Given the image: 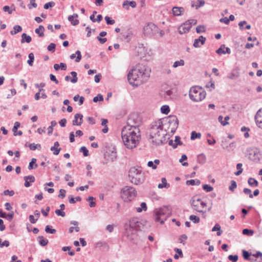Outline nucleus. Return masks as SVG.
Here are the masks:
<instances>
[{"mask_svg":"<svg viewBox=\"0 0 262 262\" xmlns=\"http://www.w3.org/2000/svg\"><path fill=\"white\" fill-rule=\"evenodd\" d=\"M150 70L145 66L138 64L128 74L129 83L138 86L145 82L150 76Z\"/></svg>","mask_w":262,"mask_h":262,"instance_id":"obj_1","label":"nucleus"},{"mask_svg":"<svg viewBox=\"0 0 262 262\" xmlns=\"http://www.w3.org/2000/svg\"><path fill=\"white\" fill-rule=\"evenodd\" d=\"M164 125L162 120L159 119L152 122L148 130L150 138H155L151 143L156 146L165 144L167 142L165 138L167 132L166 129H163Z\"/></svg>","mask_w":262,"mask_h":262,"instance_id":"obj_2","label":"nucleus"},{"mask_svg":"<svg viewBox=\"0 0 262 262\" xmlns=\"http://www.w3.org/2000/svg\"><path fill=\"white\" fill-rule=\"evenodd\" d=\"M128 127H124L122 129L121 136L125 146L132 149L137 146L141 138L139 128L128 130Z\"/></svg>","mask_w":262,"mask_h":262,"instance_id":"obj_3","label":"nucleus"},{"mask_svg":"<svg viewBox=\"0 0 262 262\" xmlns=\"http://www.w3.org/2000/svg\"><path fill=\"white\" fill-rule=\"evenodd\" d=\"M171 214V208L169 206H163L156 208L154 211V220L156 222L163 224Z\"/></svg>","mask_w":262,"mask_h":262,"instance_id":"obj_4","label":"nucleus"},{"mask_svg":"<svg viewBox=\"0 0 262 262\" xmlns=\"http://www.w3.org/2000/svg\"><path fill=\"white\" fill-rule=\"evenodd\" d=\"M128 176L130 178V182L135 184L138 185L142 183L145 180L144 173L140 169L132 167L129 171Z\"/></svg>","mask_w":262,"mask_h":262,"instance_id":"obj_5","label":"nucleus"},{"mask_svg":"<svg viewBox=\"0 0 262 262\" xmlns=\"http://www.w3.org/2000/svg\"><path fill=\"white\" fill-rule=\"evenodd\" d=\"M206 95V92L199 86L191 87L189 94L190 99L195 102L202 101L205 98Z\"/></svg>","mask_w":262,"mask_h":262,"instance_id":"obj_6","label":"nucleus"},{"mask_svg":"<svg viewBox=\"0 0 262 262\" xmlns=\"http://www.w3.org/2000/svg\"><path fill=\"white\" fill-rule=\"evenodd\" d=\"M137 195L135 189L131 186H125L121 191V197L125 202L132 201Z\"/></svg>","mask_w":262,"mask_h":262,"instance_id":"obj_7","label":"nucleus"},{"mask_svg":"<svg viewBox=\"0 0 262 262\" xmlns=\"http://www.w3.org/2000/svg\"><path fill=\"white\" fill-rule=\"evenodd\" d=\"M141 122V118L139 115L136 113H133L128 117L127 125L125 127H128V130H135V128H139Z\"/></svg>","mask_w":262,"mask_h":262,"instance_id":"obj_8","label":"nucleus"},{"mask_svg":"<svg viewBox=\"0 0 262 262\" xmlns=\"http://www.w3.org/2000/svg\"><path fill=\"white\" fill-rule=\"evenodd\" d=\"M159 33V28L152 23H148L143 28V33L145 36L152 37Z\"/></svg>","mask_w":262,"mask_h":262,"instance_id":"obj_9","label":"nucleus"},{"mask_svg":"<svg viewBox=\"0 0 262 262\" xmlns=\"http://www.w3.org/2000/svg\"><path fill=\"white\" fill-rule=\"evenodd\" d=\"M249 158L254 162H258L261 158V154L259 149L256 147H252L248 149Z\"/></svg>","mask_w":262,"mask_h":262,"instance_id":"obj_10","label":"nucleus"},{"mask_svg":"<svg viewBox=\"0 0 262 262\" xmlns=\"http://www.w3.org/2000/svg\"><path fill=\"white\" fill-rule=\"evenodd\" d=\"M142 223L137 218H133L129 220V223L124 225V228L127 230L128 228L137 230L140 229Z\"/></svg>","mask_w":262,"mask_h":262,"instance_id":"obj_11","label":"nucleus"},{"mask_svg":"<svg viewBox=\"0 0 262 262\" xmlns=\"http://www.w3.org/2000/svg\"><path fill=\"white\" fill-rule=\"evenodd\" d=\"M200 202L201 199H196L195 196H193L191 199L190 203L192 208L194 210L199 212L204 213L206 212V211H203L201 209Z\"/></svg>","mask_w":262,"mask_h":262,"instance_id":"obj_12","label":"nucleus"},{"mask_svg":"<svg viewBox=\"0 0 262 262\" xmlns=\"http://www.w3.org/2000/svg\"><path fill=\"white\" fill-rule=\"evenodd\" d=\"M254 118L257 126L262 129V108L257 112Z\"/></svg>","mask_w":262,"mask_h":262,"instance_id":"obj_13","label":"nucleus"},{"mask_svg":"<svg viewBox=\"0 0 262 262\" xmlns=\"http://www.w3.org/2000/svg\"><path fill=\"white\" fill-rule=\"evenodd\" d=\"M190 25L186 21L180 26L178 28L179 33L183 34L188 32L190 29Z\"/></svg>","mask_w":262,"mask_h":262,"instance_id":"obj_14","label":"nucleus"},{"mask_svg":"<svg viewBox=\"0 0 262 262\" xmlns=\"http://www.w3.org/2000/svg\"><path fill=\"white\" fill-rule=\"evenodd\" d=\"M205 41L206 38L201 35L199 38L194 39L193 46L195 48H199L205 43Z\"/></svg>","mask_w":262,"mask_h":262,"instance_id":"obj_15","label":"nucleus"},{"mask_svg":"<svg viewBox=\"0 0 262 262\" xmlns=\"http://www.w3.org/2000/svg\"><path fill=\"white\" fill-rule=\"evenodd\" d=\"M24 179L25 181L24 185L26 187H29L31 186L30 182L33 183L35 181V177L32 175L25 176Z\"/></svg>","mask_w":262,"mask_h":262,"instance_id":"obj_16","label":"nucleus"},{"mask_svg":"<svg viewBox=\"0 0 262 262\" xmlns=\"http://www.w3.org/2000/svg\"><path fill=\"white\" fill-rule=\"evenodd\" d=\"M71 74L73 78H71L70 76L67 75L65 77V80L67 81L70 80L71 82L73 83L77 82L78 81L77 73L76 72L72 71L71 72Z\"/></svg>","mask_w":262,"mask_h":262,"instance_id":"obj_17","label":"nucleus"},{"mask_svg":"<svg viewBox=\"0 0 262 262\" xmlns=\"http://www.w3.org/2000/svg\"><path fill=\"white\" fill-rule=\"evenodd\" d=\"M78 15L77 13H74L72 15H70L68 17V20L71 22V24L73 26L77 25L79 21L77 19H74L75 18H77Z\"/></svg>","mask_w":262,"mask_h":262,"instance_id":"obj_18","label":"nucleus"},{"mask_svg":"<svg viewBox=\"0 0 262 262\" xmlns=\"http://www.w3.org/2000/svg\"><path fill=\"white\" fill-rule=\"evenodd\" d=\"M162 121L167 122L168 124L173 123L175 122H179V120L176 117V116L172 115V116H169L168 118H166L165 119H162Z\"/></svg>","mask_w":262,"mask_h":262,"instance_id":"obj_19","label":"nucleus"},{"mask_svg":"<svg viewBox=\"0 0 262 262\" xmlns=\"http://www.w3.org/2000/svg\"><path fill=\"white\" fill-rule=\"evenodd\" d=\"M184 9L183 7H173L172 9V13L175 16H180Z\"/></svg>","mask_w":262,"mask_h":262,"instance_id":"obj_20","label":"nucleus"},{"mask_svg":"<svg viewBox=\"0 0 262 262\" xmlns=\"http://www.w3.org/2000/svg\"><path fill=\"white\" fill-rule=\"evenodd\" d=\"M44 31V27L42 25H40L38 28L35 30V32L38 34L39 37H42L45 36Z\"/></svg>","mask_w":262,"mask_h":262,"instance_id":"obj_21","label":"nucleus"},{"mask_svg":"<svg viewBox=\"0 0 262 262\" xmlns=\"http://www.w3.org/2000/svg\"><path fill=\"white\" fill-rule=\"evenodd\" d=\"M223 117L222 116H219L218 117V120L223 126H226L229 124L228 121L230 119V117L227 116L225 117V121H223Z\"/></svg>","mask_w":262,"mask_h":262,"instance_id":"obj_22","label":"nucleus"},{"mask_svg":"<svg viewBox=\"0 0 262 262\" xmlns=\"http://www.w3.org/2000/svg\"><path fill=\"white\" fill-rule=\"evenodd\" d=\"M32 40V38L30 36L27 35L26 33H23L21 35V42L30 43Z\"/></svg>","mask_w":262,"mask_h":262,"instance_id":"obj_23","label":"nucleus"},{"mask_svg":"<svg viewBox=\"0 0 262 262\" xmlns=\"http://www.w3.org/2000/svg\"><path fill=\"white\" fill-rule=\"evenodd\" d=\"M76 55H77V57L75 59V61L76 62H78L80 61V60L81 59V52L80 51L77 50L75 54H72V55H71L70 58L72 59H73L74 58H75L76 57Z\"/></svg>","mask_w":262,"mask_h":262,"instance_id":"obj_24","label":"nucleus"},{"mask_svg":"<svg viewBox=\"0 0 262 262\" xmlns=\"http://www.w3.org/2000/svg\"><path fill=\"white\" fill-rule=\"evenodd\" d=\"M37 240L39 242V245L41 246H46L49 242L48 240L47 239L45 238L42 236H39L37 237Z\"/></svg>","mask_w":262,"mask_h":262,"instance_id":"obj_25","label":"nucleus"},{"mask_svg":"<svg viewBox=\"0 0 262 262\" xmlns=\"http://www.w3.org/2000/svg\"><path fill=\"white\" fill-rule=\"evenodd\" d=\"M186 184L187 185H191V186L199 185L201 184V181H200V180H199L198 179H195V180L191 179L190 180H187L186 182Z\"/></svg>","mask_w":262,"mask_h":262,"instance_id":"obj_26","label":"nucleus"},{"mask_svg":"<svg viewBox=\"0 0 262 262\" xmlns=\"http://www.w3.org/2000/svg\"><path fill=\"white\" fill-rule=\"evenodd\" d=\"M162 183H160L158 185V187L160 189H162L163 188H168L170 186V185L167 183L166 179L165 178H162Z\"/></svg>","mask_w":262,"mask_h":262,"instance_id":"obj_27","label":"nucleus"},{"mask_svg":"<svg viewBox=\"0 0 262 262\" xmlns=\"http://www.w3.org/2000/svg\"><path fill=\"white\" fill-rule=\"evenodd\" d=\"M130 6V7H132V8H135L136 6V3L135 1H125L123 2V7H125L126 6H127L126 7V8L127 9H128V6Z\"/></svg>","mask_w":262,"mask_h":262,"instance_id":"obj_28","label":"nucleus"},{"mask_svg":"<svg viewBox=\"0 0 262 262\" xmlns=\"http://www.w3.org/2000/svg\"><path fill=\"white\" fill-rule=\"evenodd\" d=\"M206 157L205 155L203 154H200L197 157V162L201 164H203L206 162Z\"/></svg>","mask_w":262,"mask_h":262,"instance_id":"obj_29","label":"nucleus"},{"mask_svg":"<svg viewBox=\"0 0 262 262\" xmlns=\"http://www.w3.org/2000/svg\"><path fill=\"white\" fill-rule=\"evenodd\" d=\"M36 159L35 158H32L31 162L29 163L28 168L29 170L35 169L37 167V164L36 163Z\"/></svg>","mask_w":262,"mask_h":262,"instance_id":"obj_30","label":"nucleus"},{"mask_svg":"<svg viewBox=\"0 0 262 262\" xmlns=\"http://www.w3.org/2000/svg\"><path fill=\"white\" fill-rule=\"evenodd\" d=\"M239 76V72L237 70H234L232 72L227 76L229 79H233Z\"/></svg>","mask_w":262,"mask_h":262,"instance_id":"obj_31","label":"nucleus"},{"mask_svg":"<svg viewBox=\"0 0 262 262\" xmlns=\"http://www.w3.org/2000/svg\"><path fill=\"white\" fill-rule=\"evenodd\" d=\"M212 231H217L216 235L220 236L222 233V230H221V226L219 224H216L215 226L212 228Z\"/></svg>","mask_w":262,"mask_h":262,"instance_id":"obj_32","label":"nucleus"},{"mask_svg":"<svg viewBox=\"0 0 262 262\" xmlns=\"http://www.w3.org/2000/svg\"><path fill=\"white\" fill-rule=\"evenodd\" d=\"M248 184L251 187H257L258 185V181L254 178H250L248 180Z\"/></svg>","mask_w":262,"mask_h":262,"instance_id":"obj_33","label":"nucleus"},{"mask_svg":"<svg viewBox=\"0 0 262 262\" xmlns=\"http://www.w3.org/2000/svg\"><path fill=\"white\" fill-rule=\"evenodd\" d=\"M169 124V127H170L171 133L173 134L176 132V129H177V128L178 127L179 122H175L174 123H170Z\"/></svg>","mask_w":262,"mask_h":262,"instance_id":"obj_34","label":"nucleus"},{"mask_svg":"<svg viewBox=\"0 0 262 262\" xmlns=\"http://www.w3.org/2000/svg\"><path fill=\"white\" fill-rule=\"evenodd\" d=\"M79 114H76L74 116V119L73 120V125H81L82 122H78V118L79 117Z\"/></svg>","mask_w":262,"mask_h":262,"instance_id":"obj_35","label":"nucleus"},{"mask_svg":"<svg viewBox=\"0 0 262 262\" xmlns=\"http://www.w3.org/2000/svg\"><path fill=\"white\" fill-rule=\"evenodd\" d=\"M174 145L173 146V148H176L178 146V145H182L183 143L181 141V138L179 136H176L175 137V140H174Z\"/></svg>","mask_w":262,"mask_h":262,"instance_id":"obj_36","label":"nucleus"},{"mask_svg":"<svg viewBox=\"0 0 262 262\" xmlns=\"http://www.w3.org/2000/svg\"><path fill=\"white\" fill-rule=\"evenodd\" d=\"M161 112L162 114H168L170 112V108L168 105H164L161 107Z\"/></svg>","mask_w":262,"mask_h":262,"instance_id":"obj_37","label":"nucleus"},{"mask_svg":"<svg viewBox=\"0 0 262 262\" xmlns=\"http://www.w3.org/2000/svg\"><path fill=\"white\" fill-rule=\"evenodd\" d=\"M242 166L243 165L242 163H238L236 165V169H237V171L234 173L235 175L239 176L243 172V169L242 168Z\"/></svg>","mask_w":262,"mask_h":262,"instance_id":"obj_38","label":"nucleus"},{"mask_svg":"<svg viewBox=\"0 0 262 262\" xmlns=\"http://www.w3.org/2000/svg\"><path fill=\"white\" fill-rule=\"evenodd\" d=\"M242 233L248 236H252L254 234V231L251 229L246 228L243 230Z\"/></svg>","mask_w":262,"mask_h":262,"instance_id":"obj_39","label":"nucleus"},{"mask_svg":"<svg viewBox=\"0 0 262 262\" xmlns=\"http://www.w3.org/2000/svg\"><path fill=\"white\" fill-rule=\"evenodd\" d=\"M147 210V206L145 202H142L141 204V207H138L136 208V211L138 212H141L143 210L146 211Z\"/></svg>","mask_w":262,"mask_h":262,"instance_id":"obj_40","label":"nucleus"},{"mask_svg":"<svg viewBox=\"0 0 262 262\" xmlns=\"http://www.w3.org/2000/svg\"><path fill=\"white\" fill-rule=\"evenodd\" d=\"M201 137V134L200 133H196L195 131H193L191 132L190 139L191 140H194L197 138H200Z\"/></svg>","mask_w":262,"mask_h":262,"instance_id":"obj_41","label":"nucleus"},{"mask_svg":"<svg viewBox=\"0 0 262 262\" xmlns=\"http://www.w3.org/2000/svg\"><path fill=\"white\" fill-rule=\"evenodd\" d=\"M28 57H29V60L27 61V63H28V64L29 66H32L34 60V56L33 53H30L28 55Z\"/></svg>","mask_w":262,"mask_h":262,"instance_id":"obj_42","label":"nucleus"},{"mask_svg":"<svg viewBox=\"0 0 262 262\" xmlns=\"http://www.w3.org/2000/svg\"><path fill=\"white\" fill-rule=\"evenodd\" d=\"M243 256L245 260H250L251 258V254L247 251L243 250L242 251Z\"/></svg>","mask_w":262,"mask_h":262,"instance_id":"obj_43","label":"nucleus"},{"mask_svg":"<svg viewBox=\"0 0 262 262\" xmlns=\"http://www.w3.org/2000/svg\"><path fill=\"white\" fill-rule=\"evenodd\" d=\"M51 226L49 225H47L45 227V231L47 233L50 234H55L56 232V230L55 229H52Z\"/></svg>","mask_w":262,"mask_h":262,"instance_id":"obj_44","label":"nucleus"},{"mask_svg":"<svg viewBox=\"0 0 262 262\" xmlns=\"http://www.w3.org/2000/svg\"><path fill=\"white\" fill-rule=\"evenodd\" d=\"M189 220L193 222L194 223L196 224L199 223L200 221V219L199 217L195 215H191L189 216Z\"/></svg>","mask_w":262,"mask_h":262,"instance_id":"obj_45","label":"nucleus"},{"mask_svg":"<svg viewBox=\"0 0 262 262\" xmlns=\"http://www.w3.org/2000/svg\"><path fill=\"white\" fill-rule=\"evenodd\" d=\"M203 189L206 192H210L213 190V187L208 184H204L202 186Z\"/></svg>","mask_w":262,"mask_h":262,"instance_id":"obj_46","label":"nucleus"},{"mask_svg":"<svg viewBox=\"0 0 262 262\" xmlns=\"http://www.w3.org/2000/svg\"><path fill=\"white\" fill-rule=\"evenodd\" d=\"M79 151L83 153L84 157H87L89 155V150L85 146L81 147L80 148Z\"/></svg>","mask_w":262,"mask_h":262,"instance_id":"obj_47","label":"nucleus"},{"mask_svg":"<svg viewBox=\"0 0 262 262\" xmlns=\"http://www.w3.org/2000/svg\"><path fill=\"white\" fill-rule=\"evenodd\" d=\"M228 258L232 262H236L238 260V256L237 255H229Z\"/></svg>","mask_w":262,"mask_h":262,"instance_id":"obj_48","label":"nucleus"},{"mask_svg":"<svg viewBox=\"0 0 262 262\" xmlns=\"http://www.w3.org/2000/svg\"><path fill=\"white\" fill-rule=\"evenodd\" d=\"M225 48V46L224 45H222L221 47L216 51V53L218 54H225L224 49Z\"/></svg>","mask_w":262,"mask_h":262,"instance_id":"obj_49","label":"nucleus"},{"mask_svg":"<svg viewBox=\"0 0 262 262\" xmlns=\"http://www.w3.org/2000/svg\"><path fill=\"white\" fill-rule=\"evenodd\" d=\"M196 32L201 33L205 32V28L203 25H199L196 28Z\"/></svg>","mask_w":262,"mask_h":262,"instance_id":"obj_50","label":"nucleus"},{"mask_svg":"<svg viewBox=\"0 0 262 262\" xmlns=\"http://www.w3.org/2000/svg\"><path fill=\"white\" fill-rule=\"evenodd\" d=\"M103 100V97L100 94H98L97 96H95L93 98V101L94 102H97L98 101H102Z\"/></svg>","mask_w":262,"mask_h":262,"instance_id":"obj_51","label":"nucleus"},{"mask_svg":"<svg viewBox=\"0 0 262 262\" xmlns=\"http://www.w3.org/2000/svg\"><path fill=\"white\" fill-rule=\"evenodd\" d=\"M50 149L51 151H53L54 155H58L61 149V148H57L53 146L51 147Z\"/></svg>","mask_w":262,"mask_h":262,"instance_id":"obj_52","label":"nucleus"},{"mask_svg":"<svg viewBox=\"0 0 262 262\" xmlns=\"http://www.w3.org/2000/svg\"><path fill=\"white\" fill-rule=\"evenodd\" d=\"M236 187L237 185L236 182L235 181L232 180L231 181V185L229 187V189L231 191H233Z\"/></svg>","mask_w":262,"mask_h":262,"instance_id":"obj_53","label":"nucleus"},{"mask_svg":"<svg viewBox=\"0 0 262 262\" xmlns=\"http://www.w3.org/2000/svg\"><path fill=\"white\" fill-rule=\"evenodd\" d=\"M184 65V61L183 60H180V61H176L173 64V68H177L178 66H182Z\"/></svg>","mask_w":262,"mask_h":262,"instance_id":"obj_54","label":"nucleus"},{"mask_svg":"<svg viewBox=\"0 0 262 262\" xmlns=\"http://www.w3.org/2000/svg\"><path fill=\"white\" fill-rule=\"evenodd\" d=\"M30 149L32 150H35L38 147L41 148V145L39 144L31 143L29 145Z\"/></svg>","mask_w":262,"mask_h":262,"instance_id":"obj_55","label":"nucleus"},{"mask_svg":"<svg viewBox=\"0 0 262 262\" xmlns=\"http://www.w3.org/2000/svg\"><path fill=\"white\" fill-rule=\"evenodd\" d=\"M56 48V45L54 43H51L47 47V49L49 51L54 52H55Z\"/></svg>","mask_w":262,"mask_h":262,"instance_id":"obj_56","label":"nucleus"},{"mask_svg":"<svg viewBox=\"0 0 262 262\" xmlns=\"http://www.w3.org/2000/svg\"><path fill=\"white\" fill-rule=\"evenodd\" d=\"M55 3L54 2H48L46 4H45L43 6V8L45 9H48L50 7H54L55 6Z\"/></svg>","mask_w":262,"mask_h":262,"instance_id":"obj_57","label":"nucleus"},{"mask_svg":"<svg viewBox=\"0 0 262 262\" xmlns=\"http://www.w3.org/2000/svg\"><path fill=\"white\" fill-rule=\"evenodd\" d=\"M104 19H105L106 23L107 25H113L115 23V20L111 19V18L108 16H106L104 17Z\"/></svg>","mask_w":262,"mask_h":262,"instance_id":"obj_58","label":"nucleus"},{"mask_svg":"<svg viewBox=\"0 0 262 262\" xmlns=\"http://www.w3.org/2000/svg\"><path fill=\"white\" fill-rule=\"evenodd\" d=\"M30 3L28 5V7L29 9H32V7L36 8L37 6V4L35 3V0H29Z\"/></svg>","mask_w":262,"mask_h":262,"instance_id":"obj_59","label":"nucleus"},{"mask_svg":"<svg viewBox=\"0 0 262 262\" xmlns=\"http://www.w3.org/2000/svg\"><path fill=\"white\" fill-rule=\"evenodd\" d=\"M243 192L246 194H249L250 198H253V195L252 194L251 190L250 189L245 188L244 189Z\"/></svg>","mask_w":262,"mask_h":262,"instance_id":"obj_60","label":"nucleus"},{"mask_svg":"<svg viewBox=\"0 0 262 262\" xmlns=\"http://www.w3.org/2000/svg\"><path fill=\"white\" fill-rule=\"evenodd\" d=\"M62 210L61 209H56L55 212L57 215L64 217L66 215V213Z\"/></svg>","mask_w":262,"mask_h":262,"instance_id":"obj_61","label":"nucleus"},{"mask_svg":"<svg viewBox=\"0 0 262 262\" xmlns=\"http://www.w3.org/2000/svg\"><path fill=\"white\" fill-rule=\"evenodd\" d=\"M197 2L199 3L195 5L196 9H199L200 7H202L205 4V1L203 0H198Z\"/></svg>","mask_w":262,"mask_h":262,"instance_id":"obj_62","label":"nucleus"},{"mask_svg":"<svg viewBox=\"0 0 262 262\" xmlns=\"http://www.w3.org/2000/svg\"><path fill=\"white\" fill-rule=\"evenodd\" d=\"M45 91V90L43 89H39V91L38 92L36 93L34 96V98L35 100H38L40 98V92H43Z\"/></svg>","mask_w":262,"mask_h":262,"instance_id":"obj_63","label":"nucleus"},{"mask_svg":"<svg viewBox=\"0 0 262 262\" xmlns=\"http://www.w3.org/2000/svg\"><path fill=\"white\" fill-rule=\"evenodd\" d=\"M14 29V33H17L18 32H20L22 31V28L19 25H15L13 27Z\"/></svg>","mask_w":262,"mask_h":262,"instance_id":"obj_64","label":"nucleus"}]
</instances>
